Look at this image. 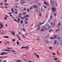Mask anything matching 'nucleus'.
I'll use <instances>...</instances> for the list:
<instances>
[{
	"label": "nucleus",
	"instance_id": "obj_1",
	"mask_svg": "<svg viewBox=\"0 0 62 62\" xmlns=\"http://www.w3.org/2000/svg\"><path fill=\"white\" fill-rule=\"evenodd\" d=\"M42 29L40 31H44V30H48V29L47 28V27H43L42 28Z\"/></svg>",
	"mask_w": 62,
	"mask_h": 62
},
{
	"label": "nucleus",
	"instance_id": "obj_2",
	"mask_svg": "<svg viewBox=\"0 0 62 62\" xmlns=\"http://www.w3.org/2000/svg\"><path fill=\"white\" fill-rule=\"evenodd\" d=\"M20 3L21 4H24L26 3V1H25L21 0Z\"/></svg>",
	"mask_w": 62,
	"mask_h": 62
},
{
	"label": "nucleus",
	"instance_id": "obj_3",
	"mask_svg": "<svg viewBox=\"0 0 62 62\" xmlns=\"http://www.w3.org/2000/svg\"><path fill=\"white\" fill-rule=\"evenodd\" d=\"M51 3L52 5H53V6H54L55 4L54 3V0H51Z\"/></svg>",
	"mask_w": 62,
	"mask_h": 62
},
{
	"label": "nucleus",
	"instance_id": "obj_4",
	"mask_svg": "<svg viewBox=\"0 0 62 62\" xmlns=\"http://www.w3.org/2000/svg\"><path fill=\"white\" fill-rule=\"evenodd\" d=\"M26 17H29V15H26V16H24V17H20V18L21 19H22V20H23V19H25V18H26Z\"/></svg>",
	"mask_w": 62,
	"mask_h": 62
},
{
	"label": "nucleus",
	"instance_id": "obj_5",
	"mask_svg": "<svg viewBox=\"0 0 62 62\" xmlns=\"http://www.w3.org/2000/svg\"><path fill=\"white\" fill-rule=\"evenodd\" d=\"M16 36L17 37H18V39L19 40H21V41H22V40H21V38H20V37H19V36H18V34H17Z\"/></svg>",
	"mask_w": 62,
	"mask_h": 62
},
{
	"label": "nucleus",
	"instance_id": "obj_6",
	"mask_svg": "<svg viewBox=\"0 0 62 62\" xmlns=\"http://www.w3.org/2000/svg\"><path fill=\"white\" fill-rule=\"evenodd\" d=\"M0 25L1 26L0 27V29H1V28H2L3 27V24H2V23L1 22H0Z\"/></svg>",
	"mask_w": 62,
	"mask_h": 62
},
{
	"label": "nucleus",
	"instance_id": "obj_7",
	"mask_svg": "<svg viewBox=\"0 0 62 62\" xmlns=\"http://www.w3.org/2000/svg\"><path fill=\"white\" fill-rule=\"evenodd\" d=\"M52 10L54 11V12L55 11V10H56V9H55V8H54L53 7L52 8Z\"/></svg>",
	"mask_w": 62,
	"mask_h": 62
},
{
	"label": "nucleus",
	"instance_id": "obj_8",
	"mask_svg": "<svg viewBox=\"0 0 62 62\" xmlns=\"http://www.w3.org/2000/svg\"><path fill=\"white\" fill-rule=\"evenodd\" d=\"M4 51H6L7 52H10V50L8 49H4Z\"/></svg>",
	"mask_w": 62,
	"mask_h": 62
},
{
	"label": "nucleus",
	"instance_id": "obj_9",
	"mask_svg": "<svg viewBox=\"0 0 62 62\" xmlns=\"http://www.w3.org/2000/svg\"><path fill=\"white\" fill-rule=\"evenodd\" d=\"M11 34H13L14 36H15V32H14L13 31H11Z\"/></svg>",
	"mask_w": 62,
	"mask_h": 62
},
{
	"label": "nucleus",
	"instance_id": "obj_10",
	"mask_svg": "<svg viewBox=\"0 0 62 62\" xmlns=\"http://www.w3.org/2000/svg\"><path fill=\"white\" fill-rule=\"evenodd\" d=\"M28 47H29V46H26L24 47H21V49H24V48H28Z\"/></svg>",
	"mask_w": 62,
	"mask_h": 62
},
{
	"label": "nucleus",
	"instance_id": "obj_11",
	"mask_svg": "<svg viewBox=\"0 0 62 62\" xmlns=\"http://www.w3.org/2000/svg\"><path fill=\"white\" fill-rule=\"evenodd\" d=\"M33 7L34 8H38V6L36 5H34L33 6Z\"/></svg>",
	"mask_w": 62,
	"mask_h": 62
},
{
	"label": "nucleus",
	"instance_id": "obj_12",
	"mask_svg": "<svg viewBox=\"0 0 62 62\" xmlns=\"http://www.w3.org/2000/svg\"><path fill=\"white\" fill-rule=\"evenodd\" d=\"M3 37H4V38H7V39H8V38H9L8 36H3Z\"/></svg>",
	"mask_w": 62,
	"mask_h": 62
},
{
	"label": "nucleus",
	"instance_id": "obj_13",
	"mask_svg": "<svg viewBox=\"0 0 62 62\" xmlns=\"http://www.w3.org/2000/svg\"><path fill=\"white\" fill-rule=\"evenodd\" d=\"M16 62H21V60H16Z\"/></svg>",
	"mask_w": 62,
	"mask_h": 62
},
{
	"label": "nucleus",
	"instance_id": "obj_14",
	"mask_svg": "<svg viewBox=\"0 0 62 62\" xmlns=\"http://www.w3.org/2000/svg\"><path fill=\"white\" fill-rule=\"evenodd\" d=\"M60 25H61V23H59L58 24V25L57 26V27H58V26H60Z\"/></svg>",
	"mask_w": 62,
	"mask_h": 62
},
{
	"label": "nucleus",
	"instance_id": "obj_15",
	"mask_svg": "<svg viewBox=\"0 0 62 62\" xmlns=\"http://www.w3.org/2000/svg\"><path fill=\"white\" fill-rule=\"evenodd\" d=\"M44 4H45V5H46V6H48V4H47L46 2L45 1H44Z\"/></svg>",
	"mask_w": 62,
	"mask_h": 62
},
{
	"label": "nucleus",
	"instance_id": "obj_16",
	"mask_svg": "<svg viewBox=\"0 0 62 62\" xmlns=\"http://www.w3.org/2000/svg\"><path fill=\"white\" fill-rule=\"evenodd\" d=\"M34 54H35V55H36V56L37 55V57H38V58L39 57V55H37V53H35Z\"/></svg>",
	"mask_w": 62,
	"mask_h": 62
},
{
	"label": "nucleus",
	"instance_id": "obj_17",
	"mask_svg": "<svg viewBox=\"0 0 62 62\" xmlns=\"http://www.w3.org/2000/svg\"><path fill=\"white\" fill-rule=\"evenodd\" d=\"M8 57V56H0V58H3V57Z\"/></svg>",
	"mask_w": 62,
	"mask_h": 62
},
{
	"label": "nucleus",
	"instance_id": "obj_18",
	"mask_svg": "<svg viewBox=\"0 0 62 62\" xmlns=\"http://www.w3.org/2000/svg\"><path fill=\"white\" fill-rule=\"evenodd\" d=\"M4 52H2L0 54V55H4Z\"/></svg>",
	"mask_w": 62,
	"mask_h": 62
},
{
	"label": "nucleus",
	"instance_id": "obj_19",
	"mask_svg": "<svg viewBox=\"0 0 62 62\" xmlns=\"http://www.w3.org/2000/svg\"><path fill=\"white\" fill-rule=\"evenodd\" d=\"M23 23V21L22 20H21V21L20 22V23L21 24H22Z\"/></svg>",
	"mask_w": 62,
	"mask_h": 62
},
{
	"label": "nucleus",
	"instance_id": "obj_20",
	"mask_svg": "<svg viewBox=\"0 0 62 62\" xmlns=\"http://www.w3.org/2000/svg\"><path fill=\"white\" fill-rule=\"evenodd\" d=\"M22 30H23V31L24 32H25V29L24 28H23L22 29Z\"/></svg>",
	"mask_w": 62,
	"mask_h": 62
},
{
	"label": "nucleus",
	"instance_id": "obj_21",
	"mask_svg": "<svg viewBox=\"0 0 62 62\" xmlns=\"http://www.w3.org/2000/svg\"><path fill=\"white\" fill-rule=\"evenodd\" d=\"M56 37V35H55L54 36V39H55Z\"/></svg>",
	"mask_w": 62,
	"mask_h": 62
},
{
	"label": "nucleus",
	"instance_id": "obj_22",
	"mask_svg": "<svg viewBox=\"0 0 62 62\" xmlns=\"http://www.w3.org/2000/svg\"><path fill=\"white\" fill-rule=\"evenodd\" d=\"M59 30H60V29H59L57 30H56L55 31L56 32H57V31H59Z\"/></svg>",
	"mask_w": 62,
	"mask_h": 62
},
{
	"label": "nucleus",
	"instance_id": "obj_23",
	"mask_svg": "<svg viewBox=\"0 0 62 62\" xmlns=\"http://www.w3.org/2000/svg\"><path fill=\"white\" fill-rule=\"evenodd\" d=\"M11 51L13 52L14 53H15V52H16V51L14 50H11Z\"/></svg>",
	"mask_w": 62,
	"mask_h": 62
},
{
	"label": "nucleus",
	"instance_id": "obj_24",
	"mask_svg": "<svg viewBox=\"0 0 62 62\" xmlns=\"http://www.w3.org/2000/svg\"><path fill=\"white\" fill-rule=\"evenodd\" d=\"M57 39L59 40V39H60V37H58L57 38Z\"/></svg>",
	"mask_w": 62,
	"mask_h": 62
},
{
	"label": "nucleus",
	"instance_id": "obj_25",
	"mask_svg": "<svg viewBox=\"0 0 62 62\" xmlns=\"http://www.w3.org/2000/svg\"><path fill=\"white\" fill-rule=\"evenodd\" d=\"M7 49H12V48L10 47H7Z\"/></svg>",
	"mask_w": 62,
	"mask_h": 62
},
{
	"label": "nucleus",
	"instance_id": "obj_26",
	"mask_svg": "<svg viewBox=\"0 0 62 62\" xmlns=\"http://www.w3.org/2000/svg\"><path fill=\"white\" fill-rule=\"evenodd\" d=\"M4 20H7V17H5L4 18Z\"/></svg>",
	"mask_w": 62,
	"mask_h": 62
},
{
	"label": "nucleus",
	"instance_id": "obj_27",
	"mask_svg": "<svg viewBox=\"0 0 62 62\" xmlns=\"http://www.w3.org/2000/svg\"><path fill=\"white\" fill-rule=\"evenodd\" d=\"M7 61L6 60H4L2 62H7Z\"/></svg>",
	"mask_w": 62,
	"mask_h": 62
},
{
	"label": "nucleus",
	"instance_id": "obj_28",
	"mask_svg": "<svg viewBox=\"0 0 62 62\" xmlns=\"http://www.w3.org/2000/svg\"><path fill=\"white\" fill-rule=\"evenodd\" d=\"M11 10H12V12L13 13V12H14V11L13 10V8H11Z\"/></svg>",
	"mask_w": 62,
	"mask_h": 62
},
{
	"label": "nucleus",
	"instance_id": "obj_29",
	"mask_svg": "<svg viewBox=\"0 0 62 62\" xmlns=\"http://www.w3.org/2000/svg\"><path fill=\"white\" fill-rule=\"evenodd\" d=\"M46 43H48L49 42V41H48V40L46 41Z\"/></svg>",
	"mask_w": 62,
	"mask_h": 62
},
{
	"label": "nucleus",
	"instance_id": "obj_30",
	"mask_svg": "<svg viewBox=\"0 0 62 62\" xmlns=\"http://www.w3.org/2000/svg\"><path fill=\"white\" fill-rule=\"evenodd\" d=\"M39 23V24H40V25H41V24H43V23Z\"/></svg>",
	"mask_w": 62,
	"mask_h": 62
},
{
	"label": "nucleus",
	"instance_id": "obj_31",
	"mask_svg": "<svg viewBox=\"0 0 62 62\" xmlns=\"http://www.w3.org/2000/svg\"><path fill=\"white\" fill-rule=\"evenodd\" d=\"M56 43V41H54V44H55Z\"/></svg>",
	"mask_w": 62,
	"mask_h": 62
},
{
	"label": "nucleus",
	"instance_id": "obj_32",
	"mask_svg": "<svg viewBox=\"0 0 62 62\" xmlns=\"http://www.w3.org/2000/svg\"><path fill=\"white\" fill-rule=\"evenodd\" d=\"M17 45H19V42H18V41H17Z\"/></svg>",
	"mask_w": 62,
	"mask_h": 62
},
{
	"label": "nucleus",
	"instance_id": "obj_33",
	"mask_svg": "<svg viewBox=\"0 0 62 62\" xmlns=\"http://www.w3.org/2000/svg\"><path fill=\"white\" fill-rule=\"evenodd\" d=\"M47 26L48 27V28H50V25H48Z\"/></svg>",
	"mask_w": 62,
	"mask_h": 62
},
{
	"label": "nucleus",
	"instance_id": "obj_34",
	"mask_svg": "<svg viewBox=\"0 0 62 62\" xmlns=\"http://www.w3.org/2000/svg\"><path fill=\"white\" fill-rule=\"evenodd\" d=\"M52 17H53V16H50V19L51 20L52 18Z\"/></svg>",
	"mask_w": 62,
	"mask_h": 62
},
{
	"label": "nucleus",
	"instance_id": "obj_35",
	"mask_svg": "<svg viewBox=\"0 0 62 62\" xmlns=\"http://www.w3.org/2000/svg\"><path fill=\"white\" fill-rule=\"evenodd\" d=\"M4 54H8V53L7 52H4Z\"/></svg>",
	"mask_w": 62,
	"mask_h": 62
},
{
	"label": "nucleus",
	"instance_id": "obj_36",
	"mask_svg": "<svg viewBox=\"0 0 62 62\" xmlns=\"http://www.w3.org/2000/svg\"><path fill=\"white\" fill-rule=\"evenodd\" d=\"M6 17H7V18H9V16H8V15H6Z\"/></svg>",
	"mask_w": 62,
	"mask_h": 62
},
{
	"label": "nucleus",
	"instance_id": "obj_37",
	"mask_svg": "<svg viewBox=\"0 0 62 62\" xmlns=\"http://www.w3.org/2000/svg\"><path fill=\"white\" fill-rule=\"evenodd\" d=\"M49 48L50 49H52V47H49Z\"/></svg>",
	"mask_w": 62,
	"mask_h": 62
},
{
	"label": "nucleus",
	"instance_id": "obj_38",
	"mask_svg": "<svg viewBox=\"0 0 62 62\" xmlns=\"http://www.w3.org/2000/svg\"><path fill=\"white\" fill-rule=\"evenodd\" d=\"M12 40L13 41H14V42H15V39H13Z\"/></svg>",
	"mask_w": 62,
	"mask_h": 62
},
{
	"label": "nucleus",
	"instance_id": "obj_39",
	"mask_svg": "<svg viewBox=\"0 0 62 62\" xmlns=\"http://www.w3.org/2000/svg\"><path fill=\"white\" fill-rule=\"evenodd\" d=\"M18 34H19V35H21V33L20 32H18Z\"/></svg>",
	"mask_w": 62,
	"mask_h": 62
},
{
	"label": "nucleus",
	"instance_id": "obj_40",
	"mask_svg": "<svg viewBox=\"0 0 62 62\" xmlns=\"http://www.w3.org/2000/svg\"><path fill=\"white\" fill-rule=\"evenodd\" d=\"M7 43H8V44H9V42L8 41H7Z\"/></svg>",
	"mask_w": 62,
	"mask_h": 62
},
{
	"label": "nucleus",
	"instance_id": "obj_41",
	"mask_svg": "<svg viewBox=\"0 0 62 62\" xmlns=\"http://www.w3.org/2000/svg\"><path fill=\"white\" fill-rule=\"evenodd\" d=\"M26 14V13L25 12H24L23 14V15H24Z\"/></svg>",
	"mask_w": 62,
	"mask_h": 62
},
{
	"label": "nucleus",
	"instance_id": "obj_42",
	"mask_svg": "<svg viewBox=\"0 0 62 62\" xmlns=\"http://www.w3.org/2000/svg\"><path fill=\"white\" fill-rule=\"evenodd\" d=\"M25 23L26 24H27V23H28V22L27 21H25Z\"/></svg>",
	"mask_w": 62,
	"mask_h": 62
},
{
	"label": "nucleus",
	"instance_id": "obj_43",
	"mask_svg": "<svg viewBox=\"0 0 62 62\" xmlns=\"http://www.w3.org/2000/svg\"><path fill=\"white\" fill-rule=\"evenodd\" d=\"M52 54H53V55H55V54L54 53H52Z\"/></svg>",
	"mask_w": 62,
	"mask_h": 62
},
{
	"label": "nucleus",
	"instance_id": "obj_44",
	"mask_svg": "<svg viewBox=\"0 0 62 62\" xmlns=\"http://www.w3.org/2000/svg\"><path fill=\"white\" fill-rule=\"evenodd\" d=\"M14 21H16V22L17 21V20L16 19H14Z\"/></svg>",
	"mask_w": 62,
	"mask_h": 62
},
{
	"label": "nucleus",
	"instance_id": "obj_45",
	"mask_svg": "<svg viewBox=\"0 0 62 62\" xmlns=\"http://www.w3.org/2000/svg\"><path fill=\"white\" fill-rule=\"evenodd\" d=\"M53 31V30H51L49 31V32H51V31Z\"/></svg>",
	"mask_w": 62,
	"mask_h": 62
},
{
	"label": "nucleus",
	"instance_id": "obj_46",
	"mask_svg": "<svg viewBox=\"0 0 62 62\" xmlns=\"http://www.w3.org/2000/svg\"><path fill=\"white\" fill-rule=\"evenodd\" d=\"M44 8H47V7H46V6H44Z\"/></svg>",
	"mask_w": 62,
	"mask_h": 62
},
{
	"label": "nucleus",
	"instance_id": "obj_47",
	"mask_svg": "<svg viewBox=\"0 0 62 62\" xmlns=\"http://www.w3.org/2000/svg\"><path fill=\"white\" fill-rule=\"evenodd\" d=\"M39 13H40V14H39V16H40L41 15V14H40V12H39Z\"/></svg>",
	"mask_w": 62,
	"mask_h": 62
},
{
	"label": "nucleus",
	"instance_id": "obj_48",
	"mask_svg": "<svg viewBox=\"0 0 62 62\" xmlns=\"http://www.w3.org/2000/svg\"><path fill=\"white\" fill-rule=\"evenodd\" d=\"M50 39H53V37H51L50 38Z\"/></svg>",
	"mask_w": 62,
	"mask_h": 62
},
{
	"label": "nucleus",
	"instance_id": "obj_49",
	"mask_svg": "<svg viewBox=\"0 0 62 62\" xmlns=\"http://www.w3.org/2000/svg\"><path fill=\"white\" fill-rule=\"evenodd\" d=\"M25 20H26V21H27L28 20V18H26L25 19Z\"/></svg>",
	"mask_w": 62,
	"mask_h": 62
},
{
	"label": "nucleus",
	"instance_id": "obj_50",
	"mask_svg": "<svg viewBox=\"0 0 62 62\" xmlns=\"http://www.w3.org/2000/svg\"><path fill=\"white\" fill-rule=\"evenodd\" d=\"M27 10L28 11V12H29V9H27Z\"/></svg>",
	"mask_w": 62,
	"mask_h": 62
},
{
	"label": "nucleus",
	"instance_id": "obj_51",
	"mask_svg": "<svg viewBox=\"0 0 62 62\" xmlns=\"http://www.w3.org/2000/svg\"><path fill=\"white\" fill-rule=\"evenodd\" d=\"M30 26H33V24H32L31 25H30Z\"/></svg>",
	"mask_w": 62,
	"mask_h": 62
},
{
	"label": "nucleus",
	"instance_id": "obj_52",
	"mask_svg": "<svg viewBox=\"0 0 62 62\" xmlns=\"http://www.w3.org/2000/svg\"><path fill=\"white\" fill-rule=\"evenodd\" d=\"M8 14L9 15H10V14H11V13L10 12H9Z\"/></svg>",
	"mask_w": 62,
	"mask_h": 62
},
{
	"label": "nucleus",
	"instance_id": "obj_53",
	"mask_svg": "<svg viewBox=\"0 0 62 62\" xmlns=\"http://www.w3.org/2000/svg\"><path fill=\"white\" fill-rule=\"evenodd\" d=\"M57 59V58H54V59H55V60H56Z\"/></svg>",
	"mask_w": 62,
	"mask_h": 62
},
{
	"label": "nucleus",
	"instance_id": "obj_54",
	"mask_svg": "<svg viewBox=\"0 0 62 62\" xmlns=\"http://www.w3.org/2000/svg\"><path fill=\"white\" fill-rule=\"evenodd\" d=\"M5 2H7V0H4Z\"/></svg>",
	"mask_w": 62,
	"mask_h": 62
},
{
	"label": "nucleus",
	"instance_id": "obj_55",
	"mask_svg": "<svg viewBox=\"0 0 62 62\" xmlns=\"http://www.w3.org/2000/svg\"><path fill=\"white\" fill-rule=\"evenodd\" d=\"M3 3H1L0 4V5H3Z\"/></svg>",
	"mask_w": 62,
	"mask_h": 62
},
{
	"label": "nucleus",
	"instance_id": "obj_56",
	"mask_svg": "<svg viewBox=\"0 0 62 62\" xmlns=\"http://www.w3.org/2000/svg\"><path fill=\"white\" fill-rule=\"evenodd\" d=\"M23 59V60H25V61H27V60H26L25 59Z\"/></svg>",
	"mask_w": 62,
	"mask_h": 62
},
{
	"label": "nucleus",
	"instance_id": "obj_57",
	"mask_svg": "<svg viewBox=\"0 0 62 62\" xmlns=\"http://www.w3.org/2000/svg\"><path fill=\"white\" fill-rule=\"evenodd\" d=\"M2 60V59L0 60V62H1Z\"/></svg>",
	"mask_w": 62,
	"mask_h": 62
},
{
	"label": "nucleus",
	"instance_id": "obj_58",
	"mask_svg": "<svg viewBox=\"0 0 62 62\" xmlns=\"http://www.w3.org/2000/svg\"><path fill=\"white\" fill-rule=\"evenodd\" d=\"M16 13L18 14V13L17 12H15V14H16Z\"/></svg>",
	"mask_w": 62,
	"mask_h": 62
},
{
	"label": "nucleus",
	"instance_id": "obj_59",
	"mask_svg": "<svg viewBox=\"0 0 62 62\" xmlns=\"http://www.w3.org/2000/svg\"><path fill=\"white\" fill-rule=\"evenodd\" d=\"M19 16H21L22 15V14H19Z\"/></svg>",
	"mask_w": 62,
	"mask_h": 62
},
{
	"label": "nucleus",
	"instance_id": "obj_60",
	"mask_svg": "<svg viewBox=\"0 0 62 62\" xmlns=\"http://www.w3.org/2000/svg\"><path fill=\"white\" fill-rule=\"evenodd\" d=\"M36 11H38V9H36L35 10Z\"/></svg>",
	"mask_w": 62,
	"mask_h": 62
},
{
	"label": "nucleus",
	"instance_id": "obj_61",
	"mask_svg": "<svg viewBox=\"0 0 62 62\" xmlns=\"http://www.w3.org/2000/svg\"><path fill=\"white\" fill-rule=\"evenodd\" d=\"M10 17H12V15H10Z\"/></svg>",
	"mask_w": 62,
	"mask_h": 62
},
{
	"label": "nucleus",
	"instance_id": "obj_62",
	"mask_svg": "<svg viewBox=\"0 0 62 62\" xmlns=\"http://www.w3.org/2000/svg\"><path fill=\"white\" fill-rule=\"evenodd\" d=\"M5 5H8V4L7 3H5Z\"/></svg>",
	"mask_w": 62,
	"mask_h": 62
},
{
	"label": "nucleus",
	"instance_id": "obj_63",
	"mask_svg": "<svg viewBox=\"0 0 62 62\" xmlns=\"http://www.w3.org/2000/svg\"><path fill=\"white\" fill-rule=\"evenodd\" d=\"M18 21H20V19H17Z\"/></svg>",
	"mask_w": 62,
	"mask_h": 62
},
{
	"label": "nucleus",
	"instance_id": "obj_64",
	"mask_svg": "<svg viewBox=\"0 0 62 62\" xmlns=\"http://www.w3.org/2000/svg\"><path fill=\"white\" fill-rule=\"evenodd\" d=\"M22 36L23 37V38H25V37L23 35H22Z\"/></svg>",
	"mask_w": 62,
	"mask_h": 62
}]
</instances>
